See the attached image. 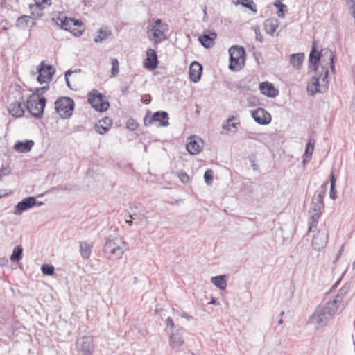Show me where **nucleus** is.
Wrapping results in <instances>:
<instances>
[{
  "label": "nucleus",
  "instance_id": "obj_1",
  "mask_svg": "<svg viewBox=\"0 0 355 355\" xmlns=\"http://www.w3.org/2000/svg\"><path fill=\"white\" fill-rule=\"evenodd\" d=\"M329 68L332 73L335 71L334 55L333 52L324 49L320 53L317 51L315 46H313L309 56V72H315L311 81L307 85V91L311 95L317 92L324 93L327 91L329 85Z\"/></svg>",
  "mask_w": 355,
  "mask_h": 355
},
{
  "label": "nucleus",
  "instance_id": "obj_2",
  "mask_svg": "<svg viewBox=\"0 0 355 355\" xmlns=\"http://www.w3.org/2000/svg\"><path fill=\"white\" fill-rule=\"evenodd\" d=\"M128 249V245L120 237H108L103 245V252L105 257L110 261L121 259Z\"/></svg>",
  "mask_w": 355,
  "mask_h": 355
},
{
  "label": "nucleus",
  "instance_id": "obj_3",
  "mask_svg": "<svg viewBox=\"0 0 355 355\" xmlns=\"http://www.w3.org/2000/svg\"><path fill=\"white\" fill-rule=\"evenodd\" d=\"M168 31V25L161 19H157L154 22L149 24L147 35L148 39L155 45H157L167 39L166 33Z\"/></svg>",
  "mask_w": 355,
  "mask_h": 355
},
{
  "label": "nucleus",
  "instance_id": "obj_4",
  "mask_svg": "<svg viewBox=\"0 0 355 355\" xmlns=\"http://www.w3.org/2000/svg\"><path fill=\"white\" fill-rule=\"evenodd\" d=\"M335 313L334 309H331L327 304L320 305L317 307L309 321L319 329L325 326Z\"/></svg>",
  "mask_w": 355,
  "mask_h": 355
},
{
  "label": "nucleus",
  "instance_id": "obj_5",
  "mask_svg": "<svg viewBox=\"0 0 355 355\" xmlns=\"http://www.w3.org/2000/svg\"><path fill=\"white\" fill-rule=\"evenodd\" d=\"M229 69L234 71H240L245 64V51L242 46L235 45L229 49Z\"/></svg>",
  "mask_w": 355,
  "mask_h": 355
},
{
  "label": "nucleus",
  "instance_id": "obj_6",
  "mask_svg": "<svg viewBox=\"0 0 355 355\" xmlns=\"http://www.w3.org/2000/svg\"><path fill=\"white\" fill-rule=\"evenodd\" d=\"M46 99L44 97L37 98L31 95L26 102V109L29 113L37 119H41L46 106Z\"/></svg>",
  "mask_w": 355,
  "mask_h": 355
},
{
  "label": "nucleus",
  "instance_id": "obj_7",
  "mask_svg": "<svg viewBox=\"0 0 355 355\" xmlns=\"http://www.w3.org/2000/svg\"><path fill=\"white\" fill-rule=\"evenodd\" d=\"M54 105L56 112L62 119L69 118L75 106L73 100L69 97H60L55 101Z\"/></svg>",
  "mask_w": 355,
  "mask_h": 355
},
{
  "label": "nucleus",
  "instance_id": "obj_8",
  "mask_svg": "<svg viewBox=\"0 0 355 355\" xmlns=\"http://www.w3.org/2000/svg\"><path fill=\"white\" fill-rule=\"evenodd\" d=\"M88 102L92 107L98 112L106 111L110 107L109 102L105 98V96L99 93L97 90H92V92L89 93Z\"/></svg>",
  "mask_w": 355,
  "mask_h": 355
},
{
  "label": "nucleus",
  "instance_id": "obj_9",
  "mask_svg": "<svg viewBox=\"0 0 355 355\" xmlns=\"http://www.w3.org/2000/svg\"><path fill=\"white\" fill-rule=\"evenodd\" d=\"M329 239L328 230L326 227L320 228L312 239V246L315 250L320 251L327 244Z\"/></svg>",
  "mask_w": 355,
  "mask_h": 355
},
{
  "label": "nucleus",
  "instance_id": "obj_10",
  "mask_svg": "<svg viewBox=\"0 0 355 355\" xmlns=\"http://www.w3.org/2000/svg\"><path fill=\"white\" fill-rule=\"evenodd\" d=\"M37 71L38 73L37 80L40 84L50 81L55 73V70L53 69L52 66L45 64L44 61H42L40 65L37 66Z\"/></svg>",
  "mask_w": 355,
  "mask_h": 355
},
{
  "label": "nucleus",
  "instance_id": "obj_11",
  "mask_svg": "<svg viewBox=\"0 0 355 355\" xmlns=\"http://www.w3.org/2000/svg\"><path fill=\"white\" fill-rule=\"evenodd\" d=\"M323 209L324 207H320L319 205L311 202L310 210L309 211V232H312L313 229L317 227L319 218L320 217Z\"/></svg>",
  "mask_w": 355,
  "mask_h": 355
},
{
  "label": "nucleus",
  "instance_id": "obj_12",
  "mask_svg": "<svg viewBox=\"0 0 355 355\" xmlns=\"http://www.w3.org/2000/svg\"><path fill=\"white\" fill-rule=\"evenodd\" d=\"M37 205L36 199L34 197L29 196L24 198L19 202L15 207L12 214L16 216L21 215L23 212Z\"/></svg>",
  "mask_w": 355,
  "mask_h": 355
},
{
  "label": "nucleus",
  "instance_id": "obj_13",
  "mask_svg": "<svg viewBox=\"0 0 355 355\" xmlns=\"http://www.w3.org/2000/svg\"><path fill=\"white\" fill-rule=\"evenodd\" d=\"M168 114L165 111H157L150 118L148 123L145 121L146 125H150L154 123H159L158 126L167 127L169 125Z\"/></svg>",
  "mask_w": 355,
  "mask_h": 355
},
{
  "label": "nucleus",
  "instance_id": "obj_14",
  "mask_svg": "<svg viewBox=\"0 0 355 355\" xmlns=\"http://www.w3.org/2000/svg\"><path fill=\"white\" fill-rule=\"evenodd\" d=\"M251 115L255 122L260 125H268L271 121V116L269 112L261 107L251 111Z\"/></svg>",
  "mask_w": 355,
  "mask_h": 355
},
{
  "label": "nucleus",
  "instance_id": "obj_15",
  "mask_svg": "<svg viewBox=\"0 0 355 355\" xmlns=\"http://www.w3.org/2000/svg\"><path fill=\"white\" fill-rule=\"evenodd\" d=\"M78 349L83 352L84 355L91 354L94 349L93 338L90 336H83L76 343Z\"/></svg>",
  "mask_w": 355,
  "mask_h": 355
},
{
  "label": "nucleus",
  "instance_id": "obj_16",
  "mask_svg": "<svg viewBox=\"0 0 355 355\" xmlns=\"http://www.w3.org/2000/svg\"><path fill=\"white\" fill-rule=\"evenodd\" d=\"M348 288L345 286H343L338 292L337 295L334 297L333 300L329 301L326 304L331 309H334L336 313L339 308L340 305L343 301L344 297L347 295Z\"/></svg>",
  "mask_w": 355,
  "mask_h": 355
},
{
  "label": "nucleus",
  "instance_id": "obj_17",
  "mask_svg": "<svg viewBox=\"0 0 355 355\" xmlns=\"http://www.w3.org/2000/svg\"><path fill=\"white\" fill-rule=\"evenodd\" d=\"M158 58L156 51L153 49H148L146 51V58L144 60V66L146 69L154 70L157 67Z\"/></svg>",
  "mask_w": 355,
  "mask_h": 355
},
{
  "label": "nucleus",
  "instance_id": "obj_18",
  "mask_svg": "<svg viewBox=\"0 0 355 355\" xmlns=\"http://www.w3.org/2000/svg\"><path fill=\"white\" fill-rule=\"evenodd\" d=\"M202 66L196 61L191 62L189 67V78L193 83H198L202 76Z\"/></svg>",
  "mask_w": 355,
  "mask_h": 355
},
{
  "label": "nucleus",
  "instance_id": "obj_19",
  "mask_svg": "<svg viewBox=\"0 0 355 355\" xmlns=\"http://www.w3.org/2000/svg\"><path fill=\"white\" fill-rule=\"evenodd\" d=\"M261 93L267 97L275 98L279 94V91L275 88L271 83L263 82L259 84Z\"/></svg>",
  "mask_w": 355,
  "mask_h": 355
},
{
  "label": "nucleus",
  "instance_id": "obj_20",
  "mask_svg": "<svg viewBox=\"0 0 355 355\" xmlns=\"http://www.w3.org/2000/svg\"><path fill=\"white\" fill-rule=\"evenodd\" d=\"M33 146L34 141L33 140L17 141L15 144L14 149L17 152L26 153L31 150Z\"/></svg>",
  "mask_w": 355,
  "mask_h": 355
},
{
  "label": "nucleus",
  "instance_id": "obj_21",
  "mask_svg": "<svg viewBox=\"0 0 355 355\" xmlns=\"http://www.w3.org/2000/svg\"><path fill=\"white\" fill-rule=\"evenodd\" d=\"M327 185L328 182H324L321 187L315 191L312 200V202L319 205L320 207H324L323 198L326 193Z\"/></svg>",
  "mask_w": 355,
  "mask_h": 355
},
{
  "label": "nucleus",
  "instance_id": "obj_22",
  "mask_svg": "<svg viewBox=\"0 0 355 355\" xmlns=\"http://www.w3.org/2000/svg\"><path fill=\"white\" fill-rule=\"evenodd\" d=\"M52 21L55 25L60 26L61 28L71 31L73 19H68L66 16L61 15L57 18H53Z\"/></svg>",
  "mask_w": 355,
  "mask_h": 355
},
{
  "label": "nucleus",
  "instance_id": "obj_23",
  "mask_svg": "<svg viewBox=\"0 0 355 355\" xmlns=\"http://www.w3.org/2000/svg\"><path fill=\"white\" fill-rule=\"evenodd\" d=\"M9 113L15 117H21L24 114V110L21 102L11 103L8 107Z\"/></svg>",
  "mask_w": 355,
  "mask_h": 355
},
{
  "label": "nucleus",
  "instance_id": "obj_24",
  "mask_svg": "<svg viewBox=\"0 0 355 355\" xmlns=\"http://www.w3.org/2000/svg\"><path fill=\"white\" fill-rule=\"evenodd\" d=\"M36 25L33 17L22 15L17 20L16 26L19 28L24 29L27 26L33 27Z\"/></svg>",
  "mask_w": 355,
  "mask_h": 355
},
{
  "label": "nucleus",
  "instance_id": "obj_25",
  "mask_svg": "<svg viewBox=\"0 0 355 355\" xmlns=\"http://www.w3.org/2000/svg\"><path fill=\"white\" fill-rule=\"evenodd\" d=\"M202 149L200 144L197 141L195 136L191 137L187 144V150L191 155L198 154Z\"/></svg>",
  "mask_w": 355,
  "mask_h": 355
},
{
  "label": "nucleus",
  "instance_id": "obj_26",
  "mask_svg": "<svg viewBox=\"0 0 355 355\" xmlns=\"http://www.w3.org/2000/svg\"><path fill=\"white\" fill-rule=\"evenodd\" d=\"M217 35L213 32L210 34H204L199 37L198 40L200 44L205 48H210L214 44V40Z\"/></svg>",
  "mask_w": 355,
  "mask_h": 355
},
{
  "label": "nucleus",
  "instance_id": "obj_27",
  "mask_svg": "<svg viewBox=\"0 0 355 355\" xmlns=\"http://www.w3.org/2000/svg\"><path fill=\"white\" fill-rule=\"evenodd\" d=\"M80 253L83 259H88L92 254V250L93 248L92 243H88L87 241L80 242Z\"/></svg>",
  "mask_w": 355,
  "mask_h": 355
},
{
  "label": "nucleus",
  "instance_id": "obj_28",
  "mask_svg": "<svg viewBox=\"0 0 355 355\" xmlns=\"http://www.w3.org/2000/svg\"><path fill=\"white\" fill-rule=\"evenodd\" d=\"M314 144L315 141L313 139L309 140L306 146L305 151L303 155V165H305L307 162H309L311 160L314 150Z\"/></svg>",
  "mask_w": 355,
  "mask_h": 355
},
{
  "label": "nucleus",
  "instance_id": "obj_29",
  "mask_svg": "<svg viewBox=\"0 0 355 355\" xmlns=\"http://www.w3.org/2000/svg\"><path fill=\"white\" fill-rule=\"evenodd\" d=\"M304 59V53H293L290 55L291 64L297 69H300L302 62Z\"/></svg>",
  "mask_w": 355,
  "mask_h": 355
},
{
  "label": "nucleus",
  "instance_id": "obj_30",
  "mask_svg": "<svg viewBox=\"0 0 355 355\" xmlns=\"http://www.w3.org/2000/svg\"><path fill=\"white\" fill-rule=\"evenodd\" d=\"M279 26L277 20L273 19H268L264 22V28L267 34L273 35Z\"/></svg>",
  "mask_w": 355,
  "mask_h": 355
},
{
  "label": "nucleus",
  "instance_id": "obj_31",
  "mask_svg": "<svg viewBox=\"0 0 355 355\" xmlns=\"http://www.w3.org/2000/svg\"><path fill=\"white\" fill-rule=\"evenodd\" d=\"M184 343L182 337L178 332H173L170 336V345L173 349H178Z\"/></svg>",
  "mask_w": 355,
  "mask_h": 355
},
{
  "label": "nucleus",
  "instance_id": "obj_32",
  "mask_svg": "<svg viewBox=\"0 0 355 355\" xmlns=\"http://www.w3.org/2000/svg\"><path fill=\"white\" fill-rule=\"evenodd\" d=\"M211 283L220 290H225L227 286V282L225 275H218L212 277L211 279Z\"/></svg>",
  "mask_w": 355,
  "mask_h": 355
},
{
  "label": "nucleus",
  "instance_id": "obj_33",
  "mask_svg": "<svg viewBox=\"0 0 355 355\" xmlns=\"http://www.w3.org/2000/svg\"><path fill=\"white\" fill-rule=\"evenodd\" d=\"M110 35L111 32L108 29L100 28L98 31V35L94 38V42L96 43L102 42Z\"/></svg>",
  "mask_w": 355,
  "mask_h": 355
},
{
  "label": "nucleus",
  "instance_id": "obj_34",
  "mask_svg": "<svg viewBox=\"0 0 355 355\" xmlns=\"http://www.w3.org/2000/svg\"><path fill=\"white\" fill-rule=\"evenodd\" d=\"M274 6L278 8L277 15L279 17H284V12H287L288 8L286 5L282 3L280 0H276L274 3Z\"/></svg>",
  "mask_w": 355,
  "mask_h": 355
},
{
  "label": "nucleus",
  "instance_id": "obj_35",
  "mask_svg": "<svg viewBox=\"0 0 355 355\" xmlns=\"http://www.w3.org/2000/svg\"><path fill=\"white\" fill-rule=\"evenodd\" d=\"M22 253V247L21 245L16 246L12 251V254L10 257V260L12 261H19L20 259H21Z\"/></svg>",
  "mask_w": 355,
  "mask_h": 355
},
{
  "label": "nucleus",
  "instance_id": "obj_36",
  "mask_svg": "<svg viewBox=\"0 0 355 355\" xmlns=\"http://www.w3.org/2000/svg\"><path fill=\"white\" fill-rule=\"evenodd\" d=\"M236 119V118L234 116H232L230 118L227 119L225 121V123L223 125V129L227 131H231L232 128L236 129L238 123L232 122Z\"/></svg>",
  "mask_w": 355,
  "mask_h": 355
},
{
  "label": "nucleus",
  "instance_id": "obj_37",
  "mask_svg": "<svg viewBox=\"0 0 355 355\" xmlns=\"http://www.w3.org/2000/svg\"><path fill=\"white\" fill-rule=\"evenodd\" d=\"M236 4H241L243 7L249 8L254 12H257V9L254 8L253 0H236Z\"/></svg>",
  "mask_w": 355,
  "mask_h": 355
},
{
  "label": "nucleus",
  "instance_id": "obj_38",
  "mask_svg": "<svg viewBox=\"0 0 355 355\" xmlns=\"http://www.w3.org/2000/svg\"><path fill=\"white\" fill-rule=\"evenodd\" d=\"M41 270L44 275H52L54 273V267L51 264L44 263L42 266Z\"/></svg>",
  "mask_w": 355,
  "mask_h": 355
},
{
  "label": "nucleus",
  "instance_id": "obj_39",
  "mask_svg": "<svg viewBox=\"0 0 355 355\" xmlns=\"http://www.w3.org/2000/svg\"><path fill=\"white\" fill-rule=\"evenodd\" d=\"M111 63H112L111 73H112V76H115L119 73V61L116 58H112Z\"/></svg>",
  "mask_w": 355,
  "mask_h": 355
},
{
  "label": "nucleus",
  "instance_id": "obj_40",
  "mask_svg": "<svg viewBox=\"0 0 355 355\" xmlns=\"http://www.w3.org/2000/svg\"><path fill=\"white\" fill-rule=\"evenodd\" d=\"M213 178H214V171L211 169L207 170L204 173L205 182L208 185H210L212 183Z\"/></svg>",
  "mask_w": 355,
  "mask_h": 355
},
{
  "label": "nucleus",
  "instance_id": "obj_41",
  "mask_svg": "<svg viewBox=\"0 0 355 355\" xmlns=\"http://www.w3.org/2000/svg\"><path fill=\"white\" fill-rule=\"evenodd\" d=\"M48 89H49V86H44V87H42L36 88L35 91L33 92V94L32 95H34L35 97H37V98L39 97L40 98V96L42 94L46 92Z\"/></svg>",
  "mask_w": 355,
  "mask_h": 355
},
{
  "label": "nucleus",
  "instance_id": "obj_42",
  "mask_svg": "<svg viewBox=\"0 0 355 355\" xmlns=\"http://www.w3.org/2000/svg\"><path fill=\"white\" fill-rule=\"evenodd\" d=\"M347 3L349 6L351 15L355 19V0H347Z\"/></svg>",
  "mask_w": 355,
  "mask_h": 355
},
{
  "label": "nucleus",
  "instance_id": "obj_43",
  "mask_svg": "<svg viewBox=\"0 0 355 355\" xmlns=\"http://www.w3.org/2000/svg\"><path fill=\"white\" fill-rule=\"evenodd\" d=\"M33 18H40L44 15L43 8H38L35 10H31Z\"/></svg>",
  "mask_w": 355,
  "mask_h": 355
},
{
  "label": "nucleus",
  "instance_id": "obj_44",
  "mask_svg": "<svg viewBox=\"0 0 355 355\" xmlns=\"http://www.w3.org/2000/svg\"><path fill=\"white\" fill-rule=\"evenodd\" d=\"M95 129H96V131L97 132H98L101 135H103V134L105 133L107 131L108 128L107 127H105V126H103V125H101V124H96Z\"/></svg>",
  "mask_w": 355,
  "mask_h": 355
},
{
  "label": "nucleus",
  "instance_id": "obj_45",
  "mask_svg": "<svg viewBox=\"0 0 355 355\" xmlns=\"http://www.w3.org/2000/svg\"><path fill=\"white\" fill-rule=\"evenodd\" d=\"M45 6L44 5L43 3H42L41 1H36L34 5H31L30 6V10H37L38 8H44Z\"/></svg>",
  "mask_w": 355,
  "mask_h": 355
},
{
  "label": "nucleus",
  "instance_id": "obj_46",
  "mask_svg": "<svg viewBox=\"0 0 355 355\" xmlns=\"http://www.w3.org/2000/svg\"><path fill=\"white\" fill-rule=\"evenodd\" d=\"M329 198L332 200L337 198V191L336 190V185L330 186Z\"/></svg>",
  "mask_w": 355,
  "mask_h": 355
},
{
  "label": "nucleus",
  "instance_id": "obj_47",
  "mask_svg": "<svg viewBox=\"0 0 355 355\" xmlns=\"http://www.w3.org/2000/svg\"><path fill=\"white\" fill-rule=\"evenodd\" d=\"M77 71H72L71 69L69 70H67L66 72H65V81H66V84L67 85V87L70 89H71V85H70V82L69 80V76H71L72 73H73L74 72H76Z\"/></svg>",
  "mask_w": 355,
  "mask_h": 355
},
{
  "label": "nucleus",
  "instance_id": "obj_48",
  "mask_svg": "<svg viewBox=\"0 0 355 355\" xmlns=\"http://www.w3.org/2000/svg\"><path fill=\"white\" fill-rule=\"evenodd\" d=\"M179 178L182 183H187L189 180V176L186 173L181 172L179 173Z\"/></svg>",
  "mask_w": 355,
  "mask_h": 355
},
{
  "label": "nucleus",
  "instance_id": "obj_49",
  "mask_svg": "<svg viewBox=\"0 0 355 355\" xmlns=\"http://www.w3.org/2000/svg\"><path fill=\"white\" fill-rule=\"evenodd\" d=\"M135 214H129L128 218L125 219V223L127 224H128L130 226H131V225H132V223H133L132 220H135Z\"/></svg>",
  "mask_w": 355,
  "mask_h": 355
},
{
  "label": "nucleus",
  "instance_id": "obj_50",
  "mask_svg": "<svg viewBox=\"0 0 355 355\" xmlns=\"http://www.w3.org/2000/svg\"><path fill=\"white\" fill-rule=\"evenodd\" d=\"M329 181H330V186L336 185V177H335V175H334L333 171L331 172V175H330Z\"/></svg>",
  "mask_w": 355,
  "mask_h": 355
},
{
  "label": "nucleus",
  "instance_id": "obj_51",
  "mask_svg": "<svg viewBox=\"0 0 355 355\" xmlns=\"http://www.w3.org/2000/svg\"><path fill=\"white\" fill-rule=\"evenodd\" d=\"M166 324H167V326H170L171 327H174V322H173V320L170 317H168L166 319Z\"/></svg>",
  "mask_w": 355,
  "mask_h": 355
},
{
  "label": "nucleus",
  "instance_id": "obj_52",
  "mask_svg": "<svg viewBox=\"0 0 355 355\" xmlns=\"http://www.w3.org/2000/svg\"><path fill=\"white\" fill-rule=\"evenodd\" d=\"M255 33H256V38H257V40H259V42H261V35L259 33V29H255Z\"/></svg>",
  "mask_w": 355,
  "mask_h": 355
},
{
  "label": "nucleus",
  "instance_id": "obj_53",
  "mask_svg": "<svg viewBox=\"0 0 355 355\" xmlns=\"http://www.w3.org/2000/svg\"><path fill=\"white\" fill-rule=\"evenodd\" d=\"M72 23L73 26H80L82 24L81 21L78 19H73Z\"/></svg>",
  "mask_w": 355,
  "mask_h": 355
},
{
  "label": "nucleus",
  "instance_id": "obj_54",
  "mask_svg": "<svg viewBox=\"0 0 355 355\" xmlns=\"http://www.w3.org/2000/svg\"><path fill=\"white\" fill-rule=\"evenodd\" d=\"M203 13H204L203 21H206V19L207 17V7L206 6L203 9Z\"/></svg>",
  "mask_w": 355,
  "mask_h": 355
},
{
  "label": "nucleus",
  "instance_id": "obj_55",
  "mask_svg": "<svg viewBox=\"0 0 355 355\" xmlns=\"http://www.w3.org/2000/svg\"><path fill=\"white\" fill-rule=\"evenodd\" d=\"M180 315H181V317L187 319L188 320H191V316H189V315H187V314L186 313H184H184H181V314H180Z\"/></svg>",
  "mask_w": 355,
  "mask_h": 355
},
{
  "label": "nucleus",
  "instance_id": "obj_56",
  "mask_svg": "<svg viewBox=\"0 0 355 355\" xmlns=\"http://www.w3.org/2000/svg\"><path fill=\"white\" fill-rule=\"evenodd\" d=\"M42 3L46 4L48 6H50L51 5V0H41Z\"/></svg>",
  "mask_w": 355,
  "mask_h": 355
},
{
  "label": "nucleus",
  "instance_id": "obj_57",
  "mask_svg": "<svg viewBox=\"0 0 355 355\" xmlns=\"http://www.w3.org/2000/svg\"><path fill=\"white\" fill-rule=\"evenodd\" d=\"M252 167L254 171L258 170V166L254 162H252Z\"/></svg>",
  "mask_w": 355,
  "mask_h": 355
},
{
  "label": "nucleus",
  "instance_id": "obj_58",
  "mask_svg": "<svg viewBox=\"0 0 355 355\" xmlns=\"http://www.w3.org/2000/svg\"><path fill=\"white\" fill-rule=\"evenodd\" d=\"M7 174H8L7 173H4V170L3 171V173H1V175H2V176H5Z\"/></svg>",
  "mask_w": 355,
  "mask_h": 355
},
{
  "label": "nucleus",
  "instance_id": "obj_59",
  "mask_svg": "<svg viewBox=\"0 0 355 355\" xmlns=\"http://www.w3.org/2000/svg\"><path fill=\"white\" fill-rule=\"evenodd\" d=\"M279 324H282L283 323V320L280 319L278 322Z\"/></svg>",
  "mask_w": 355,
  "mask_h": 355
},
{
  "label": "nucleus",
  "instance_id": "obj_60",
  "mask_svg": "<svg viewBox=\"0 0 355 355\" xmlns=\"http://www.w3.org/2000/svg\"><path fill=\"white\" fill-rule=\"evenodd\" d=\"M284 311H281V313H280V315H281V316H283V315H284Z\"/></svg>",
  "mask_w": 355,
  "mask_h": 355
},
{
  "label": "nucleus",
  "instance_id": "obj_61",
  "mask_svg": "<svg viewBox=\"0 0 355 355\" xmlns=\"http://www.w3.org/2000/svg\"><path fill=\"white\" fill-rule=\"evenodd\" d=\"M42 205V202H39L38 203V205Z\"/></svg>",
  "mask_w": 355,
  "mask_h": 355
},
{
  "label": "nucleus",
  "instance_id": "obj_62",
  "mask_svg": "<svg viewBox=\"0 0 355 355\" xmlns=\"http://www.w3.org/2000/svg\"><path fill=\"white\" fill-rule=\"evenodd\" d=\"M1 196H1V195H0V198H1Z\"/></svg>",
  "mask_w": 355,
  "mask_h": 355
}]
</instances>
